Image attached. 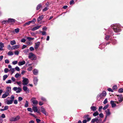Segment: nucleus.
Returning a JSON list of instances; mask_svg holds the SVG:
<instances>
[{
	"label": "nucleus",
	"instance_id": "1",
	"mask_svg": "<svg viewBox=\"0 0 123 123\" xmlns=\"http://www.w3.org/2000/svg\"><path fill=\"white\" fill-rule=\"evenodd\" d=\"M20 118V116H18L16 117H13L9 119V120L12 122H15L19 120Z\"/></svg>",
	"mask_w": 123,
	"mask_h": 123
},
{
	"label": "nucleus",
	"instance_id": "2",
	"mask_svg": "<svg viewBox=\"0 0 123 123\" xmlns=\"http://www.w3.org/2000/svg\"><path fill=\"white\" fill-rule=\"evenodd\" d=\"M113 26H112L113 29L114 31L116 32H117L120 31L121 29L120 28L119 26H117L116 25H113Z\"/></svg>",
	"mask_w": 123,
	"mask_h": 123
},
{
	"label": "nucleus",
	"instance_id": "3",
	"mask_svg": "<svg viewBox=\"0 0 123 123\" xmlns=\"http://www.w3.org/2000/svg\"><path fill=\"white\" fill-rule=\"evenodd\" d=\"M14 96L13 95H12L11 96V99L9 100H7L6 101L5 103H6L7 105H10L12 104L14 99Z\"/></svg>",
	"mask_w": 123,
	"mask_h": 123
},
{
	"label": "nucleus",
	"instance_id": "4",
	"mask_svg": "<svg viewBox=\"0 0 123 123\" xmlns=\"http://www.w3.org/2000/svg\"><path fill=\"white\" fill-rule=\"evenodd\" d=\"M28 57L30 59L32 58V60H35L36 59V56L32 53H30L29 54Z\"/></svg>",
	"mask_w": 123,
	"mask_h": 123
},
{
	"label": "nucleus",
	"instance_id": "5",
	"mask_svg": "<svg viewBox=\"0 0 123 123\" xmlns=\"http://www.w3.org/2000/svg\"><path fill=\"white\" fill-rule=\"evenodd\" d=\"M13 90L14 91H16L17 93H19L21 91V88L20 87L18 88L16 87H13Z\"/></svg>",
	"mask_w": 123,
	"mask_h": 123
},
{
	"label": "nucleus",
	"instance_id": "6",
	"mask_svg": "<svg viewBox=\"0 0 123 123\" xmlns=\"http://www.w3.org/2000/svg\"><path fill=\"white\" fill-rule=\"evenodd\" d=\"M24 79L23 80V84L24 85H26L29 83V80L28 79L23 78Z\"/></svg>",
	"mask_w": 123,
	"mask_h": 123
},
{
	"label": "nucleus",
	"instance_id": "7",
	"mask_svg": "<svg viewBox=\"0 0 123 123\" xmlns=\"http://www.w3.org/2000/svg\"><path fill=\"white\" fill-rule=\"evenodd\" d=\"M41 111L46 116H47L48 115L47 113H46V111L45 109L44 108L43 106H42L41 107Z\"/></svg>",
	"mask_w": 123,
	"mask_h": 123
},
{
	"label": "nucleus",
	"instance_id": "8",
	"mask_svg": "<svg viewBox=\"0 0 123 123\" xmlns=\"http://www.w3.org/2000/svg\"><path fill=\"white\" fill-rule=\"evenodd\" d=\"M99 117H98L97 118H93V120L94 122H96L97 123H101L102 121V120L101 119H99Z\"/></svg>",
	"mask_w": 123,
	"mask_h": 123
},
{
	"label": "nucleus",
	"instance_id": "9",
	"mask_svg": "<svg viewBox=\"0 0 123 123\" xmlns=\"http://www.w3.org/2000/svg\"><path fill=\"white\" fill-rule=\"evenodd\" d=\"M11 88L10 86L7 87L6 88V90L5 92L7 93L9 95V93L11 92Z\"/></svg>",
	"mask_w": 123,
	"mask_h": 123
},
{
	"label": "nucleus",
	"instance_id": "10",
	"mask_svg": "<svg viewBox=\"0 0 123 123\" xmlns=\"http://www.w3.org/2000/svg\"><path fill=\"white\" fill-rule=\"evenodd\" d=\"M105 112L106 113V116L105 118L106 119L108 116H109L111 114V112L110 111V110L109 109H108L106 110L105 111Z\"/></svg>",
	"mask_w": 123,
	"mask_h": 123
},
{
	"label": "nucleus",
	"instance_id": "11",
	"mask_svg": "<svg viewBox=\"0 0 123 123\" xmlns=\"http://www.w3.org/2000/svg\"><path fill=\"white\" fill-rule=\"evenodd\" d=\"M23 90L25 91V92L26 93H28L29 92L30 90L29 89H28V88L26 86H24L23 87Z\"/></svg>",
	"mask_w": 123,
	"mask_h": 123
},
{
	"label": "nucleus",
	"instance_id": "12",
	"mask_svg": "<svg viewBox=\"0 0 123 123\" xmlns=\"http://www.w3.org/2000/svg\"><path fill=\"white\" fill-rule=\"evenodd\" d=\"M106 95V92L105 91H103L102 93L100 94L99 97L101 98L102 97H105Z\"/></svg>",
	"mask_w": 123,
	"mask_h": 123
},
{
	"label": "nucleus",
	"instance_id": "13",
	"mask_svg": "<svg viewBox=\"0 0 123 123\" xmlns=\"http://www.w3.org/2000/svg\"><path fill=\"white\" fill-rule=\"evenodd\" d=\"M35 44L34 48L35 49H37L39 46L40 44V42H38L36 43Z\"/></svg>",
	"mask_w": 123,
	"mask_h": 123
},
{
	"label": "nucleus",
	"instance_id": "14",
	"mask_svg": "<svg viewBox=\"0 0 123 123\" xmlns=\"http://www.w3.org/2000/svg\"><path fill=\"white\" fill-rule=\"evenodd\" d=\"M118 101L119 102H122L123 100V97L122 95L120 94L119 95V97L118 98Z\"/></svg>",
	"mask_w": 123,
	"mask_h": 123
},
{
	"label": "nucleus",
	"instance_id": "15",
	"mask_svg": "<svg viewBox=\"0 0 123 123\" xmlns=\"http://www.w3.org/2000/svg\"><path fill=\"white\" fill-rule=\"evenodd\" d=\"M8 23H14L15 21V20L12 18H8Z\"/></svg>",
	"mask_w": 123,
	"mask_h": 123
},
{
	"label": "nucleus",
	"instance_id": "16",
	"mask_svg": "<svg viewBox=\"0 0 123 123\" xmlns=\"http://www.w3.org/2000/svg\"><path fill=\"white\" fill-rule=\"evenodd\" d=\"M25 63V62L24 61L19 62L18 63V65L19 66L22 65L24 64Z\"/></svg>",
	"mask_w": 123,
	"mask_h": 123
},
{
	"label": "nucleus",
	"instance_id": "17",
	"mask_svg": "<svg viewBox=\"0 0 123 123\" xmlns=\"http://www.w3.org/2000/svg\"><path fill=\"white\" fill-rule=\"evenodd\" d=\"M20 46L19 45H15L13 46L12 47V49H17Z\"/></svg>",
	"mask_w": 123,
	"mask_h": 123
},
{
	"label": "nucleus",
	"instance_id": "18",
	"mask_svg": "<svg viewBox=\"0 0 123 123\" xmlns=\"http://www.w3.org/2000/svg\"><path fill=\"white\" fill-rule=\"evenodd\" d=\"M41 26V25L37 26L36 27H33L32 29V31H35L39 29Z\"/></svg>",
	"mask_w": 123,
	"mask_h": 123
},
{
	"label": "nucleus",
	"instance_id": "19",
	"mask_svg": "<svg viewBox=\"0 0 123 123\" xmlns=\"http://www.w3.org/2000/svg\"><path fill=\"white\" fill-rule=\"evenodd\" d=\"M114 102L112 100H111L110 101V103L111 104L112 107H114L116 106V104L114 103Z\"/></svg>",
	"mask_w": 123,
	"mask_h": 123
},
{
	"label": "nucleus",
	"instance_id": "20",
	"mask_svg": "<svg viewBox=\"0 0 123 123\" xmlns=\"http://www.w3.org/2000/svg\"><path fill=\"white\" fill-rule=\"evenodd\" d=\"M38 79L36 77H34V84L36 85L37 84Z\"/></svg>",
	"mask_w": 123,
	"mask_h": 123
},
{
	"label": "nucleus",
	"instance_id": "21",
	"mask_svg": "<svg viewBox=\"0 0 123 123\" xmlns=\"http://www.w3.org/2000/svg\"><path fill=\"white\" fill-rule=\"evenodd\" d=\"M9 95V94L5 92L4 94H3L2 97V98H6Z\"/></svg>",
	"mask_w": 123,
	"mask_h": 123
},
{
	"label": "nucleus",
	"instance_id": "22",
	"mask_svg": "<svg viewBox=\"0 0 123 123\" xmlns=\"http://www.w3.org/2000/svg\"><path fill=\"white\" fill-rule=\"evenodd\" d=\"M43 17L44 16L43 15L41 16H39L37 19V21L38 22H39L40 21L42 20L43 18Z\"/></svg>",
	"mask_w": 123,
	"mask_h": 123
},
{
	"label": "nucleus",
	"instance_id": "23",
	"mask_svg": "<svg viewBox=\"0 0 123 123\" xmlns=\"http://www.w3.org/2000/svg\"><path fill=\"white\" fill-rule=\"evenodd\" d=\"M32 110L34 112H36L37 110V108L36 106H33L32 108Z\"/></svg>",
	"mask_w": 123,
	"mask_h": 123
},
{
	"label": "nucleus",
	"instance_id": "24",
	"mask_svg": "<svg viewBox=\"0 0 123 123\" xmlns=\"http://www.w3.org/2000/svg\"><path fill=\"white\" fill-rule=\"evenodd\" d=\"M38 71L37 69H34L33 71L34 74L35 75H37L38 73Z\"/></svg>",
	"mask_w": 123,
	"mask_h": 123
},
{
	"label": "nucleus",
	"instance_id": "25",
	"mask_svg": "<svg viewBox=\"0 0 123 123\" xmlns=\"http://www.w3.org/2000/svg\"><path fill=\"white\" fill-rule=\"evenodd\" d=\"M91 109L93 111H95L96 110V107L95 106H92L91 107Z\"/></svg>",
	"mask_w": 123,
	"mask_h": 123
},
{
	"label": "nucleus",
	"instance_id": "26",
	"mask_svg": "<svg viewBox=\"0 0 123 123\" xmlns=\"http://www.w3.org/2000/svg\"><path fill=\"white\" fill-rule=\"evenodd\" d=\"M32 102L33 104L35 105H37L38 104V102L37 100H33Z\"/></svg>",
	"mask_w": 123,
	"mask_h": 123
},
{
	"label": "nucleus",
	"instance_id": "27",
	"mask_svg": "<svg viewBox=\"0 0 123 123\" xmlns=\"http://www.w3.org/2000/svg\"><path fill=\"white\" fill-rule=\"evenodd\" d=\"M10 44L11 45H13L16 44V42L15 40L11 41L10 42Z\"/></svg>",
	"mask_w": 123,
	"mask_h": 123
},
{
	"label": "nucleus",
	"instance_id": "28",
	"mask_svg": "<svg viewBox=\"0 0 123 123\" xmlns=\"http://www.w3.org/2000/svg\"><path fill=\"white\" fill-rule=\"evenodd\" d=\"M98 113L97 111H96L93 114V116H96L98 115Z\"/></svg>",
	"mask_w": 123,
	"mask_h": 123
},
{
	"label": "nucleus",
	"instance_id": "29",
	"mask_svg": "<svg viewBox=\"0 0 123 123\" xmlns=\"http://www.w3.org/2000/svg\"><path fill=\"white\" fill-rule=\"evenodd\" d=\"M28 102L27 101H26L24 106L26 107H28Z\"/></svg>",
	"mask_w": 123,
	"mask_h": 123
},
{
	"label": "nucleus",
	"instance_id": "30",
	"mask_svg": "<svg viewBox=\"0 0 123 123\" xmlns=\"http://www.w3.org/2000/svg\"><path fill=\"white\" fill-rule=\"evenodd\" d=\"M29 51V50L28 49H26L24 51V53L27 55Z\"/></svg>",
	"mask_w": 123,
	"mask_h": 123
},
{
	"label": "nucleus",
	"instance_id": "31",
	"mask_svg": "<svg viewBox=\"0 0 123 123\" xmlns=\"http://www.w3.org/2000/svg\"><path fill=\"white\" fill-rule=\"evenodd\" d=\"M40 32L43 35H46V33L45 31H40Z\"/></svg>",
	"mask_w": 123,
	"mask_h": 123
},
{
	"label": "nucleus",
	"instance_id": "32",
	"mask_svg": "<svg viewBox=\"0 0 123 123\" xmlns=\"http://www.w3.org/2000/svg\"><path fill=\"white\" fill-rule=\"evenodd\" d=\"M8 77V76L7 75H5L3 76V80H5Z\"/></svg>",
	"mask_w": 123,
	"mask_h": 123
},
{
	"label": "nucleus",
	"instance_id": "33",
	"mask_svg": "<svg viewBox=\"0 0 123 123\" xmlns=\"http://www.w3.org/2000/svg\"><path fill=\"white\" fill-rule=\"evenodd\" d=\"M118 92L120 93H122L123 92V89L122 88H119L118 90Z\"/></svg>",
	"mask_w": 123,
	"mask_h": 123
},
{
	"label": "nucleus",
	"instance_id": "34",
	"mask_svg": "<svg viewBox=\"0 0 123 123\" xmlns=\"http://www.w3.org/2000/svg\"><path fill=\"white\" fill-rule=\"evenodd\" d=\"M42 5L41 4H39L37 7L36 9L37 10H38L41 6Z\"/></svg>",
	"mask_w": 123,
	"mask_h": 123
},
{
	"label": "nucleus",
	"instance_id": "35",
	"mask_svg": "<svg viewBox=\"0 0 123 123\" xmlns=\"http://www.w3.org/2000/svg\"><path fill=\"white\" fill-rule=\"evenodd\" d=\"M8 54L9 55H13V54L11 51H10L8 52Z\"/></svg>",
	"mask_w": 123,
	"mask_h": 123
},
{
	"label": "nucleus",
	"instance_id": "36",
	"mask_svg": "<svg viewBox=\"0 0 123 123\" xmlns=\"http://www.w3.org/2000/svg\"><path fill=\"white\" fill-rule=\"evenodd\" d=\"M89 115H88V114H87V115H84V116L83 117V118L85 119H86V118L87 119V118L88 117H89Z\"/></svg>",
	"mask_w": 123,
	"mask_h": 123
},
{
	"label": "nucleus",
	"instance_id": "37",
	"mask_svg": "<svg viewBox=\"0 0 123 123\" xmlns=\"http://www.w3.org/2000/svg\"><path fill=\"white\" fill-rule=\"evenodd\" d=\"M27 110L28 111L32 112H33V110L31 108H27Z\"/></svg>",
	"mask_w": 123,
	"mask_h": 123
},
{
	"label": "nucleus",
	"instance_id": "38",
	"mask_svg": "<svg viewBox=\"0 0 123 123\" xmlns=\"http://www.w3.org/2000/svg\"><path fill=\"white\" fill-rule=\"evenodd\" d=\"M1 118H5L6 116L4 114H1V116H0Z\"/></svg>",
	"mask_w": 123,
	"mask_h": 123
},
{
	"label": "nucleus",
	"instance_id": "39",
	"mask_svg": "<svg viewBox=\"0 0 123 123\" xmlns=\"http://www.w3.org/2000/svg\"><path fill=\"white\" fill-rule=\"evenodd\" d=\"M109 105L108 104H107L105 105V106H104L103 108V109L104 110H106L107 109V108L108 107Z\"/></svg>",
	"mask_w": 123,
	"mask_h": 123
},
{
	"label": "nucleus",
	"instance_id": "40",
	"mask_svg": "<svg viewBox=\"0 0 123 123\" xmlns=\"http://www.w3.org/2000/svg\"><path fill=\"white\" fill-rule=\"evenodd\" d=\"M14 31L16 33H18L19 32V29L18 28L15 29Z\"/></svg>",
	"mask_w": 123,
	"mask_h": 123
},
{
	"label": "nucleus",
	"instance_id": "41",
	"mask_svg": "<svg viewBox=\"0 0 123 123\" xmlns=\"http://www.w3.org/2000/svg\"><path fill=\"white\" fill-rule=\"evenodd\" d=\"M9 71H11L12 74L14 71V68H11L9 70Z\"/></svg>",
	"mask_w": 123,
	"mask_h": 123
},
{
	"label": "nucleus",
	"instance_id": "42",
	"mask_svg": "<svg viewBox=\"0 0 123 123\" xmlns=\"http://www.w3.org/2000/svg\"><path fill=\"white\" fill-rule=\"evenodd\" d=\"M9 71V69L7 68H5L4 69V71L5 73H7Z\"/></svg>",
	"mask_w": 123,
	"mask_h": 123
},
{
	"label": "nucleus",
	"instance_id": "43",
	"mask_svg": "<svg viewBox=\"0 0 123 123\" xmlns=\"http://www.w3.org/2000/svg\"><path fill=\"white\" fill-rule=\"evenodd\" d=\"M110 36L109 35H107L105 37V39L107 40H109L110 38Z\"/></svg>",
	"mask_w": 123,
	"mask_h": 123
},
{
	"label": "nucleus",
	"instance_id": "44",
	"mask_svg": "<svg viewBox=\"0 0 123 123\" xmlns=\"http://www.w3.org/2000/svg\"><path fill=\"white\" fill-rule=\"evenodd\" d=\"M18 62L17 61H13L12 62V64L14 65H15L18 63Z\"/></svg>",
	"mask_w": 123,
	"mask_h": 123
},
{
	"label": "nucleus",
	"instance_id": "45",
	"mask_svg": "<svg viewBox=\"0 0 123 123\" xmlns=\"http://www.w3.org/2000/svg\"><path fill=\"white\" fill-rule=\"evenodd\" d=\"M23 99V98L20 97H19L18 98V101L19 102L21 101Z\"/></svg>",
	"mask_w": 123,
	"mask_h": 123
},
{
	"label": "nucleus",
	"instance_id": "46",
	"mask_svg": "<svg viewBox=\"0 0 123 123\" xmlns=\"http://www.w3.org/2000/svg\"><path fill=\"white\" fill-rule=\"evenodd\" d=\"M27 39L29 41H31L34 39V38L30 37H27Z\"/></svg>",
	"mask_w": 123,
	"mask_h": 123
},
{
	"label": "nucleus",
	"instance_id": "47",
	"mask_svg": "<svg viewBox=\"0 0 123 123\" xmlns=\"http://www.w3.org/2000/svg\"><path fill=\"white\" fill-rule=\"evenodd\" d=\"M117 86L116 85H115L113 87L112 89L113 90H115L117 89Z\"/></svg>",
	"mask_w": 123,
	"mask_h": 123
},
{
	"label": "nucleus",
	"instance_id": "48",
	"mask_svg": "<svg viewBox=\"0 0 123 123\" xmlns=\"http://www.w3.org/2000/svg\"><path fill=\"white\" fill-rule=\"evenodd\" d=\"M4 46V43L1 42L0 43V46L2 48H3Z\"/></svg>",
	"mask_w": 123,
	"mask_h": 123
},
{
	"label": "nucleus",
	"instance_id": "49",
	"mask_svg": "<svg viewBox=\"0 0 123 123\" xmlns=\"http://www.w3.org/2000/svg\"><path fill=\"white\" fill-rule=\"evenodd\" d=\"M41 99L43 101L46 102V100L45 98L43 97H42L41 98Z\"/></svg>",
	"mask_w": 123,
	"mask_h": 123
},
{
	"label": "nucleus",
	"instance_id": "50",
	"mask_svg": "<svg viewBox=\"0 0 123 123\" xmlns=\"http://www.w3.org/2000/svg\"><path fill=\"white\" fill-rule=\"evenodd\" d=\"M20 76V74L18 73H17L15 75V77L16 78H18Z\"/></svg>",
	"mask_w": 123,
	"mask_h": 123
},
{
	"label": "nucleus",
	"instance_id": "51",
	"mask_svg": "<svg viewBox=\"0 0 123 123\" xmlns=\"http://www.w3.org/2000/svg\"><path fill=\"white\" fill-rule=\"evenodd\" d=\"M107 98H106L105 100L103 102V103L105 104H106L107 102Z\"/></svg>",
	"mask_w": 123,
	"mask_h": 123
},
{
	"label": "nucleus",
	"instance_id": "52",
	"mask_svg": "<svg viewBox=\"0 0 123 123\" xmlns=\"http://www.w3.org/2000/svg\"><path fill=\"white\" fill-rule=\"evenodd\" d=\"M107 90L109 91V92H113V90L111 88H109L107 89Z\"/></svg>",
	"mask_w": 123,
	"mask_h": 123
},
{
	"label": "nucleus",
	"instance_id": "53",
	"mask_svg": "<svg viewBox=\"0 0 123 123\" xmlns=\"http://www.w3.org/2000/svg\"><path fill=\"white\" fill-rule=\"evenodd\" d=\"M6 82V83H11L12 82V81L11 80H9L7 81Z\"/></svg>",
	"mask_w": 123,
	"mask_h": 123
},
{
	"label": "nucleus",
	"instance_id": "54",
	"mask_svg": "<svg viewBox=\"0 0 123 123\" xmlns=\"http://www.w3.org/2000/svg\"><path fill=\"white\" fill-rule=\"evenodd\" d=\"M36 121L37 123H39L41 121L39 119L37 118L36 119Z\"/></svg>",
	"mask_w": 123,
	"mask_h": 123
},
{
	"label": "nucleus",
	"instance_id": "55",
	"mask_svg": "<svg viewBox=\"0 0 123 123\" xmlns=\"http://www.w3.org/2000/svg\"><path fill=\"white\" fill-rule=\"evenodd\" d=\"M99 117L101 118H103L104 117V115L103 113H101L99 115Z\"/></svg>",
	"mask_w": 123,
	"mask_h": 123
},
{
	"label": "nucleus",
	"instance_id": "56",
	"mask_svg": "<svg viewBox=\"0 0 123 123\" xmlns=\"http://www.w3.org/2000/svg\"><path fill=\"white\" fill-rule=\"evenodd\" d=\"M8 108V106L7 105L5 106L4 107V109L5 110H7Z\"/></svg>",
	"mask_w": 123,
	"mask_h": 123
},
{
	"label": "nucleus",
	"instance_id": "57",
	"mask_svg": "<svg viewBox=\"0 0 123 123\" xmlns=\"http://www.w3.org/2000/svg\"><path fill=\"white\" fill-rule=\"evenodd\" d=\"M16 83L17 84H18L19 86H20L21 85V82L20 81H19V82H17Z\"/></svg>",
	"mask_w": 123,
	"mask_h": 123
},
{
	"label": "nucleus",
	"instance_id": "58",
	"mask_svg": "<svg viewBox=\"0 0 123 123\" xmlns=\"http://www.w3.org/2000/svg\"><path fill=\"white\" fill-rule=\"evenodd\" d=\"M7 48L9 50H10L11 49H12V48H11V46L10 45H9L8 46Z\"/></svg>",
	"mask_w": 123,
	"mask_h": 123
},
{
	"label": "nucleus",
	"instance_id": "59",
	"mask_svg": "<svg viewBox=\"0 0 123 123\" xmlns=\"http://www.w3.org/2000/svg\"><path fill=\"white\" fill-rule=\"evenodd\" d=\"M32 67H29L28 68L27 70L28 71H31L32 70Z\"/></svg>",
	"mask_w": 123,
	"mask_h": 123
},
{
	"label": "nucleus",
	"instance_id": "60",
	"mask_svg": "<svg viewBox=\"0 0 123 123\" xmlns=\"http://www.w3.org/2000/svg\"><path fill=\"white\" fill-rule=\"evenodd\" d=\"M29 49L31 51L34 50V49L32 47H30Z\"/></svg>",
	"mask_w": 123,
	"mask_h": 123
},
{
	"label": "nucleus",
	"instance_id": "61",
	"mask_svg": "<svg viewBox=\"0 0 123 123\" xmlns=\"http://www.w3.org/2000/svg\"><path fill=\"white\" fill-rule=\"evenodd\" d=\"M15 69L17 71H19L20 70L19 68L18 67H16L15 68Z\"/></svg>",
	"mask_w": 123,
	"mask_h": 123
},
{
	"label": "nucleus",
	"instance_id": "62",
	"mask_svg": "<svg viewBox=\"0 0 123 123\" xmlns=\"http://www.w3.org/2000/svg\"><path fill=\"white\" fill-rule=\"evenodd\" d=\"M2 23L4 24H6V23H8V20H4L2 22Z\"/></svg>",
	"mask_w": 123,
	"mask_h": 123
},
{
	"label": "nucleus",
	"instance_id": "63",
	"mask_svg": "<svg viewBox=\"0 0 123 123\" xmlns=\"http://www.w3.org/2000/svg\"><path fill=\"white\" fill-rule=\"evenodd\" d=\"M43 103L41 102V101H39V105H40L41 106L43 105Z\"/></svg>",
	"mask_w": 123,
	"mask_h": 123
},
{
	"label": "nucleus",
	"instance_id": "64",
	"mask_svg": "<svg viewBox=\"0 0 123 123\" xmlns=\"http://www.w3.org/2000/svg\"><path fill=\"white\" fill-rule=\"evenodd\" d=\"M48 9V8L46 7H45L43 9V11H45L47 10Z\"/></svg>",
	"mask_w": 123,
	"mask_h": 123
}]
</instances>
